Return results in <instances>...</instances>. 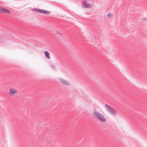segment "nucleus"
Returning <instances> with one entry per match:
<instances>
[{"mask_svg":"<svg viewBox=\"0 0 147 147\" xmlns=\"http://www.w3.org/2000/svg\"><path fill=\"white\" fill-rule=\"evenodd\" d=\"M93 115L98 120L101 122H104L107 120L103 114L98 112L95 109L93 110Z\"/></svg>","mask_w":147,"mask_h":147,"instance_id":"f257e3e1","label":"nucleus"},{"mask_svg":"<svg viewBox=\"0 0 147 147\" xmlns=\"http://www.w3.org/2000/svg\"><path fill=\"white\" fill-rule=\"evenodd\" d=\"M105 106L106 109L110 113L113 115H116V111L113 108L107 104H105Z\"/></svg>","mask_w":147,"mask_h":147,"instance_id":"f03ea898","label":"nucleus"},{"mask_svg":"<svg viewBox=\"0 0 147 147\" xmlns=\"http://www.w3.org/2000/svg\"><path fill=\"white\" fill-rule=\"evenodd\" d=\"M34 11L36 12L47 15L49 14L51 12L50 11H48L40 9H34Z\"/></svg>","mask_w":147,"mask_h":147,"instance_id":"7ed1b4c3","label":"nucleus"},{"mask_svg":"<svg viewBox=\"0 0 147 147\" xmlns=\"http://www.w3.org/2000/svg\"><path fill=\"white\" fill-rule=\"evenodd\" d=\"M59 79L61 83L63 85L65 86H69V83L67 80L61 78H59Z\"/></svg>","mask_w":147,"mask_h":147,"instance_id":"20e7f679","label":"nucleus"},{"mask_svg":"<svg viewBox=\"0 0 147 147\" xmlns=\"http://www.w3.org/2000/svg\"><path fill=\"white\" fill-rule=\"evenodd\" d=\"M0 11L2 12L3 13H10L9 10L7 9H5L1 6H0Z\"/></svg>","mask_w":147,"mask_h":147,"instance_id":"39448f33","label":"nucleus"},{"mask_svg":"<svg viewBox=\"0 0 147 147\" xmlns=\"http://www.w3.org/2000/svg\"><path fill=\"white\" fill-rule=\"evenodd\" d=\"M17 92V90L16 89H14L13 88H11L10 89L9 93L10 95H12L15 93H16Z\"/></svg>","mask_w":147,"mask_h":147,"instance_id":"423d86ee","label":"nucleus"},{"mask_svg":"<svg viewBox=\"0 0 147 147\" xmlns=\"http://www.w3.org/2000/svg\"><path fill=\"white\" fill-rule=\"evenodd\" d=\"M84 8L90 7L91 6V5L90 3H85L82 4Z\"/></svg>","mask_w":147,"mask_h":147,"instance_id":"0eeeda50","label":"nucleus"},{"mask_svg":"<svg viewBox=\"0 0 147 147\" xmlns=\"http://www.w3.org/2000/svg\"><path fill=\"white\" fill-rule=\"evenodd\" d=\"M45 55V56L48 59H50V57L49 56V53L47 51H45L44 52Z\"/></svg>","mask_w":147,"mask_h":147,"instance_id":"6e6552de","label":"nucleus"},{"mask_svg":"<svg viewBox=\"0 0 147 147\" xmlns=\"http://www.w3.org/2000/svg\"><path fill=\"white\" fill-rule=\"evenodd\" d=\"M112 16V15L111 13H109L107 14V17L109 18H111Z\"/></svg>","mask_w":147,"mask_h":147,"instance_id":"1a4fd4ad","label":"nucleus"},{"mask_svg":"<svg viewBox=\"0 0 147 147\" xmlns=\"http://www.w3.org/2000/svg\"><path fill=\"white\" fill-rule=\"evenodd\" d=\"M142 20L144 21H147V19L146 18L144 17L142 18Z\"/></svg>","mask_w":147,"mask_h":147,"instance_id":"9d476101","label":"nucleus"},{"mask_svg":"<svg viewBox=\"0 0 147 147\" xmlns=\"http://www.w3.org/2000/svg\"><path fill=\"white\" fill-rule=\"evenodd\" d=\"M87 0H83L82 1L84 2H86Z\"/></svg>","mask_w":147,"mask_h":147,"instance_id":"9b49d317","label":"nucleus"},{"mask_svg":"<svg viewBox=\"0 0 147 147\" xmlns=\"http://www.w3.org/2000/svg\"><path fill=\"white\" fill-rule=\"evenodd\" d=\"M57 34H60L59 33H58V32H57Z\"/></svg>","mask_w":147,"mask_h":147,"instance_id":"f8f14e48","label":"nucleus"}]
</instances>
